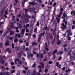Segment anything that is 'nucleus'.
Masks as SVG:
<instances>
[{
  "mask_svg": "<svg viewBox=\"0 0 75 75\" xmlns=\"http://www.w3.org/2000/svg\"><path fill=\"white\" fill-rule=\"evenodd\" d=\"M65 20H68V19H66L65 18L63 20V22H65L64 23L65 25L64 24V23H63L62 24V27H61V28L62 29H66L67 28V21H65Z\"/></svg>",
  "mask_w": 75,
  "mask_h": 75,
  "instance_id": "1",
  "label": "nucleus"
},
{
  "mask_svg": "<svg viewBox=\"0 0 75 75\" xmlns=\"http://www.w3.org/2000/svg\"><path fill=\"white\" fill-rule=\"evenodd\" d=\"M25 13H26L25 14V16L28 18H31V16H30L29 15H28V14L27 13L28 12V10H27V9H25Z\"/></svg>",
  "mask_w": 75,
  "mask_h": 75,
  "instance_id": "2",
  "label": "nucleus"
},
{
  "mask_svg": "<svg viewBox=\"0 0 75 75\" xmlns=\"http://www.w3.org/2000/svg\"><path fill=\"white\" fill-rule=\"evenodd\" d=\"M56 20H57V23H59V21H60V17H61V16L60 15H57L56 16Z\"/></svg>",
  "mask_w": 75,
  "mask_h": 75,
  "instance_id": "3",
  "label": "nucleus"
},
{
  "mask_svg": "<svg viewBox=\"0 0 75 75\" xmlns=\"http://www.w3.org/2000/svg\"><path fill=\"white\" fill-rule=\"evenodd\" d=\"M1 57V55H0V62L3 65H4V59L2 58V57Z\"/></svg>",
  "mask_w": 75,
  "mask_h": 75,
  "instance_id": "4",
  "label": "nucleus"
},
{
  "mask_svg": "<svg viewBox=\"0 0 75 75\" xmlns=\"http://www.w3.org/2000/svg\"><path fill=\"white\" fill-rule=\"evenodd\" d=\"M63 16L62 17V18H65L66 17V18H69V16H67V14L65 13H64L63 14Z\"/></svg>",
  "mask_w": 75,
  "mask_h": 75,
  "instance_id": "5",
  "label": "nucleus"
},
{
  "mask_svg": "<svg viewBox=\"0 0 75 75\" xmlns=\"http://www.w3.org/2000/svg\"><path fill=\"white\" fill-rule=\"evenodd\" d=\"M45 31H43L42 33H41L39 35V37H41L44 36V34H45Z\"/></svg>",
  "mask_w": 75,
  "mask_h": 75,
  "instance_id": "6",
  "label": "nucleus"
},
{
  "mask_svg": "<svg viewBox=\"0 0 75 75\" xmlns=\"http://www.w3.org/2000/svg\"><path fill=\"white\" fill-rule=\"evenodd\" d=\"M25 33V29L23 28L21 30V34L22 35H23Z\"/></svg>",
  "mask_w": 75,
  "mask_h": 75,
  "instance_id": "7",
  "label": "nucleus"
},
{
  "mask_svg": "<svg viewBox=\"0 0 75 75\" xmlns=\"http://www.w3.org/2000/svg\"><path fill=\"white\" fill-rule=\"evenodd\" d=\"M29 10L31 12H33L35 10V8H31L29 9Z\"/></svg>",
  "mask_w": 75,
  "mask_h": 75,
  "instance_id": "8",
  "label": "nucleus"
},
{
  "mask_svg": "<svg viewBox=\"0 0 75 75\" xmlns=\"http://www.w3.org/2000/svg\"><path fill=\"white\" fill-rule=\"evenodd\" d=\"M17 25L20 29H21V28H23V26H22L21 24H20L19 23H18L17 24Z\"/></svg>",
  "mask_w": 75,
  "mask_h": 75,
  "instance_id": "9",
  "label": "nucleus"
},
{
  "mask_svg": "<svg viewBox=\"0 0 75 75\" xmlns=\"http://www.w3.org/2000/svg\"><path fill=\"white\" fill-rule=\"evenodd\" d=\"M30 53H31V52L30 50H28L27 51V54H28V56L27 57L29 59L30 58Z\"/></svg>",
  "mask_w": 75,
  "mask_h": 75,
  "instance_id": "10",
  "label": "nucleus"
},
{
  "mask_svg": "<svg viewBox=\"0 0 75 75\" xmlns=\"http://www.w3.org/2000/svg\"><path fill=\"white\" fill-rule=\"evenodd\" d=\"M45 45H46V46H45V50H46L47 51H49V49L47 48V47H48V46H47V43H45Z\"/></svg>",
  "mask_w": 75,
  "mask_h": 75,
  "instance_id": "11",
  "label": "nucleus"
},
{
  "mask_svg": "<svg viewBox=\"0 0 75 75\" xmlns=\"http://www.w3.org/2000/svg\"><path fill=\"white\" fill-rule=\"evenodd\" d=\"M18 2V0H15V3L14 4V6L16 7L17 6V3Z\"/></svg>",
  "mask_w": 75,
  "mask_h": 75,
  "instance_id": "12",
  "label": "nucleus"
},
{
  "mask_svg": "<svg viewBox=\"0 0 75 75\" xmlns=\"http://www.w3.org/2000/svg\"><path fill=\"white\" fill-rule=\"evenodd\" d=\"M22 60H23V62H21V61H19L18 62L20 64H23V62L25 61V59L23 57L22 58Z\"/></svg>",
  "mask_w": 75,
  "mask_h": 75,
  "instance_id": "13",
  "label": "nucleus"
},
{
  "mask_svg": "<svg viewBox=\"0 0 75 75\" xmlns=\"http://www.w3.org/2000/svg\"><path fill=\"white\" fill-rule=\"evenodd\" d=\"M29 4H31L32 6H34V5H35V4H36L35 2L34 1H33L32 2H29Z\"/></svg>",
  "mask_w": 75,
  "mask_h": 75,
  "instance_id": "14",
  "label": "nucleus"
},
{
  "mask_svg": "<svg viewBox=\"0 0 75 75\" xmlns=\"http://www.w3.org/2000/svg\"><path fill=\"white\" fill-rule=\"evenodd\" d=\"M70 59L71 60H72L73 61H74L75 60V57L74 56H70Z\"/></svg>",
  "mask_w": 75,
  "mask_h": 75,
  "instance_id": "15",
  "label": "nucleus"
},
{
  "mask_svg": "<svg viewBox=\"0 0 75 75\" xmlns=\"http://www.w3.org/2000/svg\"><path fill=\"white\" fill-rule=\"evenodd\" d=\"M44 23H45V21L43 20L41 21H40V24L42 25H43L44 24Z\"/></svg>",
  "mask_w": 75,
  "mask_h": 75,
  "instance_id": "16",
  "label": "nucleus"
},
{
  "mask_svg": "<svg viewBox=\"0 0 75 75\" xmlns=\"http://www.w3.org/2000/svg\"><path fill=\"white\" fill-rule=\"evenodd\" d=\"M15 33H14V32L12 30H11L10 32V35H13V34H14Z\"/></svg>",
  "mask_w": 75,
  "mask_h": 75,
  "instance_id": "17",
  "label": "nucleus"
},
{
  "mask_svg": "<svg viewBox=\"0 0 75 75\" xmlns=\"http://www.w3.org/2000/svg\"><path fill=\"white\" fill-rule=\"evenodd\" d=\"M50 33H47L46 35V37L47 39H48V38H49V35H50Z\"/></svg>",
  "mask_w": 75,
  "mask_h": 75,
  "instance_id": "18",
  "label": "nucleus"
},
{
  "mask_svg": "<svg viewBox=\"0 0 75 75\" xmlns=\"http://www.w3.org/2000/svg\"><path fill=\"white\" fill-rule=\"evenodd\" d=\"M28 0H24V1L22 3V7H24V4L25 3V2H26V1H27Z\"/></svg>",
  "mask_w": 75,
  "mask_h": 75,
  "instance_id": "19",
  "label": "nucleus"
},
{
  "mask_svg": "<svg viewBox=\"0 0 75 75\" xmlns=\"http://www.w3.org/2000/svg\"><path fill=\"white\" fill-rule=\"evenodd\" d=\"M53 34L54 36V38H56V37H57V35L56 34V33H55V32H53Z\"/></svg>",
  "mask_w": 75,
  "mask_h": 75,
  "instance_id": "20",
  "label": "nucleus"
},
{
  "mask_svg": "<svg viewBox=\"0 0 75 75\" xmlns=\"http://www.w3.org/2000/svg\"><path fill=\"white\" fill-rule=\"evenodd\" d=\"M34 45H37L38 44H37V42H33L32 43V46H34Z\"/></svg>",
  "mask_w": 75,
  "mask_h": 75,
  "instance_id": "21",
  "label": "nucleus"
},
{
  "mask_svg": "<svg viewBox=\"0 0 75 75\" xmlns=\"http://www.w3.org/2000/svg\"><path fill=\"white\" fill-rule=\"evenodd\" d=\"M8 42H9L8 41H6V42H5V45L6 47H7V46L10 45V44L8 43Z\"/></svg>",
  "mask_w": 75,
  "mask_h": 75,
  "instance_id": "22",
  "label": "nucleus"
},
{
  "mask_svg": "<svg viewBox=\"0 0 75 75\" xmlns=\"http://www.w3.org/2000/svg\"><path fill=\"white\" fill-rule=\"evenodd\" d=\"M6 50L9 53H10V52H11V49L10 48H7L6 49Z\"/></svg>",
  "mask_w": 75,
  "mask_h": 75,
  "instance_id": "23",
  "label": "nucleus"
},
{
  "mask_svg": "<svg viewBox=\"0 0 75 75\" xmlns=\"http://www.w3.org/2000/svg\"><path fill=\"white\" fill-rule=\"evenodd\" d=\"M20 22L22 24H24L25 23V22H24V21L22 19H21V20L20 21Z\"/></svg>",
  "mask_w": 75,
  "mask_h": 75,
  "instance_id": "24",
  "label": "nucleus"
},
{
  "mask_svg": "<svg viewBox=\"0 0 75 75\" xmlns=\"http://www.w3.org/2000/svg\"><path fill=\"white\" fill-rule=\"evenodd\" d=\"M3 43L1 42L0 43V48H3Z\"/></svg>",
  "mask_w": 75,
  "mask_h": 75,
  "instance_id": "25",
  "label": "nucleus"
},
{
  "mask_svg": "<svg viewBox=\"0 0 75 75\" xmlns=\"http://www.w3.org/2000/svg\"><path fill=\"white\" fill-rule=\"evenodd\" d=\"M61 65L59 64V62H56V66H57V67H59V66H60Z\"/></svg>",
  "mask_w": 75,
  "mask_h": 75,
  "instance_id": "26",
  "label": "nucleus"
},
{
  "mask_svg": "<svg viewBox=\"0 0 75 75\" xmlns=\"http://www.w3.org/2000/svg\"><path fill=\"white\" fill-rule=\"evenodd\" d=\"M18 38H17L16 39H14L13 41L14 42L16 43L18 42Z\"/></svg>",
  "mask_w": 75,
  "mask_h": 75,
  "instance_id": "27",
  "label": "nucleus"
},
{
  "mask_svg": "<svg viewBox=\"0 0 75 75\" xmlns=\"http://www.w3.org/2000/svg\"><path fill=\"white\" fill-rule=\"evenodd\" d=\"M5 75V72L3 71L0 72V75Z\"/></svg>",
  "mask_w": 75,
  "mask_h": 75,
  "instance_id": "28",
  "label": "nucleus"
},
{
  "mask_svg": "<svg viewBox=\"0 0 75 75\" xmlns=\"http://www.w3.org/2000/svg\"><path fill=\"white\" fill-rule=\"evenodd\" d=\"M61 40H59L57 41V44L58 45H60V44H61Z\"/></svg>",
  "mask_w": 75,
  "mask_h": 75,
  "instance_id": "29",
  "label": "nucleus"
},
{
  "mask_svg": "<svg viewBox=\"0 0 75 75\" xmlns=\"http://www.w3.org/2000/svg\"><path fill=\"white\" fill-rule=\"evenodd\" d=\"M71 52H72L71 50L68 53V55H71Z\"/></svg>",
  "mask_w": 75,
  "mask_h": 75,
  "instance_id": "30",
  "label": "nucleus"
},
{
  "mask_svg": "<svg viewBox=\"0 0 75 75\" xmlns=\"http://www.w3.org/2000/svg\"><path fill=\"white\" fill-rule=\"evenodd\" d=\"M55 38H54L53 40H52V41L51 42L52 44H54V42H55Z\"/></svg>",
  "mask_w": 75,
  "mask_h": 75,
  "instance_id": "31",
  "label": "nucleus"
},
{
  "mask_svg": "<svg viewBox=\"0 0 75 75\" xmlns=\"http://www.w3.org/2000/svg\"><path fill=\"white\" fill-rule=\"evenodd\" d=\"M25 23H28V22H29V19H26L25 20Z\"/></svg>",
  "mask_w": 75,
  "mask_h": 75,
  "instance_id": "32",
  "label": "nucleus"
},
{
  "mask_svg": "<svg viewBox=\"0 0 75 75\" xmlns=\"http://www.w3.org/2000/svg\"><path fill=\"white\" fill-rule=\"evenodd\" d=\"M57 52V50L56 49L52 53V54H54L55 53H56Z\"/></svg>",
  "mask_w": 75,
  "mask_h": 75,
  "instance_id": "33",
  "label": "nucleus"
},
{
  "mask_svg": "<svg viewBox=\"0 0 75 75\" xmlns=\"http://www.w3.org/2000/svg\"><path fill=\"white\" fill-rule=\"evenodd\" d=\"M18 57L19 58H21V54H20V53H19L18 54Z\"/></svg>",
  "mask_w": 75,
  "mask_h": 75,
  "instance_id": "34",
  "label": "nucleus"
},
{
  "mask_svg": "<svg viewBox=\"0 0 75 75\" xmlns=\"http://www.w3.org/2000/svg\"><path fill=\"white\" fill-rule=\"evenodd\" d=\"M19 42L20 43H23V40L21 39H20L19 40Z\"/></svg>",
  "mask_w": 75,
  "mask_h": 75,
  "instance_id": "35",
  "label": "nucleus"
},
{
  "mask_svg": "<svg viewBox=\"0 0 75 75\" xmlns=\"http://www.w3.org/2000/svg\"><path fill=\"white\" fill-rule=\"evenodd\" d=\"M8 34V31H6L4 33V35H6L7 34Z\"/></svg>",
  "mask_w": 75,
  "mask_h": 75,
  "instance_id": "36",
  "label": "nucleus"
},
{
  "mask_svg": "<svg viewBox=\"0 0 75 75\" xmlns=\"http://www.w3.org/2000/svg\"><path fill=\"white\" fill-rule=\"evenodd\" d=\"M4 10L3 9H2L1 12V14L2 15H3V13H4Z\"/></svg>",
  "mask_w": 75,
  "mask_h": 75,
  "instance_id": "37",
  "label": "nucleus"
},
{
  "mask_svg": "<svg viewBox=\"0 0 75 75\" xmlns=\"http://www.w3.org/2000/svg\"><path fill=\"white\" fill-rule=\"evenodd\" d=\"M52 53V52L51 51H50L49 53L48 54V56H51V53Z\"/></svg>",
  "mask_w": 75,
  "mask_h": 75,
  "instance_id": "38",
  "label": "nucleus"
},
{
  "mask_svg": "<svg viewBox=\"0 0 75 75\" xmlns=\"http://www.w3.org/2000/svg\"><path fill=\"white\" fill-rule=\"evenodd\" d=\"M43 54L41 53L40 54V57L41 58H43Z\"/></svg>",
  "mask_w": 75,
  "mask_h": 75,
  "instance_id": "39",
  "label": "nucleus"
},
{
  "mask_svg": "<svg viewBox=\"0 0 75 75\" xmlns=\"http://www.w3.org/2000/svg\"><path fill=\"white\" fill-rule=\"evenodd\" d=\"M30 57H33V56H34V54H30Z\"/></svg>",
  "mask_w": 75,
  "mask_h": 75,
  "instance_id": "40",
  "label": "nucleus"
},
{
  "mask_svg": "<svg viewBox=\"0 0 75 75\" xmlns=\"http://www.w3.org/2000/svg\"><path fill=\"white\" fill-rule=\"evenodd\" d=\"M15 71H15L14 70H13L11 71V74H13V73H14V72H15Z\"/></svg>",
  "mask_w": 75,
  "mask_h": 75,
  "instance_id": "41",
  "label": "nucleus"
},
{
  "mask_svg": "<svg viewBox=\"0 0 75 75\" xmlns=\"http://www.w3.org/2000/svg\"><path fill=\"white\" fill-rule=\"evenodd\" d=\"M41 38V37H39V38L38 40V42H40V41H41V38Z\"/></svg>",
  "mask_w": 75,
  "mask_h": 75,
  "instance_id": "42",
  "label": "nucleus"
},
{
  "mask_svg": "<svg viewBox=\"0 0 75 75\" xmlns=\"http://www.w3.org/2000/svg\"><path fill=\"white\" fill-rule=\"evenodd\" d=\"M3 33V31H1V30H0V36H1V35H2V33Z\"/></svg>",
  "mask_w": 75,
  "mask_h": 75,
  "instance_id": "43",
  "label": "nucleus"
},
{
  "mask_svg": "<svg viewBox=\"0 0 75 75\" xmlns=\"http://www.w3.org/2000/svg\"><path fill=\"white\" fill-rule=\"evenodd\" d=\"M40 64L41 65V66L42 67H43L44 66V64L43 63H42V62L40 63Z\"/></svg>",
  "mask_w": 75,
  "mask_h": 75,
  "instance_id": "44",
  "label": "nucleus"
},
{
  "mask_svg": "<svg viewBox=\"0 0 75 75\" xmlns=\"http://www.w3.org/2000/svg\"><path fill=\"white\" fill-rule=\"evenodd\" d=\"M35 66V62H34V64L32 66V68H34V67Z\"/></svg>",
  "mask_w": 75,
  "mask_h": 75,
  "instance_id": "45",
  "label": "nucleus"
},
{
  "mask_svg": "<svg viewBox=\"0 0 75 75\" xmlns=\"http://www.w3.org/2000/svg\"><path fill=\"white\" fill-rule=\"evenodd\" d=\"M52 34H50V39H51L52 38Z\"/></svg>",
  "mask_w": 75,
  "mask_h": 75,
  "instance_id": "46",
  "label": "nucleus"
},
{
  "mask_svg": "<svg viewBox=\"0 0 75 75\" xmlns=\"http://www.w3.org/2000/svg\"><path fill=\"white\" fill-rule=\"evenodd\" d=\"M33 54H34V55H35V54H37V52H35V51H33Z\"/></svg>",
  "mask_w": 75,
  "mask_h": 75,
  "instance_id": "47",
  "label": "nucleus"
},
{
  "mask_svg": "<svg viewBox=\"0 0 75 75\" xmlns=\"http://www.w3.org/2000/svg\"><path fill=\"white\" fill-rule=\"evenodd\" d=\"M21 14H19L18 15H17V17H18V18H20V17L21 16Z\"/></svg>",
  "mask_w": 75,
  "mask_h": 75,
  "instance_id": "48",
  "label": "nucleus"
},
{
  "mask_svg": "<svg viewBox=\"0 0 75 75\" xmlns=\"http://www.w3.org/2000/svg\"><path fill=\"white\" fill-rule=\"evenodd\" d=\"M5 75H9V72H6V73H5Z\"/></svg>",
  "mask_w": 75,
  "mask_h": 75,
  "instance_id": "49",
  "label": "nucleus"
},
{
  "mask_svg": "<svg viewBox=\"0 0 75 75\" xmlns=\"http://www.w3.org/2000/svg\"><path fill=\"white\" fill-rule=\"evenodd\" d=\"M12 47L13 49L14 48V43L12 44Z\"/></svg>",
  "mask_w": 75,
  "mask_h": 75,
  "instance_id": "50",
  "label": "nucleus"
},
{
  "mask_svg": "<svg viewBox=\"0 0 75 75\" xmlns=\"http://www.w3.org/2000/svg\"><path fill=\"white\" fill-rule=\"evenodd\" d=\"M39 23H40V22H37V23L36 24V25L37 26H38V25H39Z\"/></svg>",
  "mask_w": 75,
  "mask_h": 75,
  "instance_id": "51",
  "label": "nucleus"
},
{
  "mask_svg": "<svg viewBox=\"0 0 75 75\" xmlns=\"http://www.w3.org/2000/svg\"><path fill=\"white\" fill-rule=\"evenodd\" d=\"M41 59L40 58V56L39 57V58L38 59V61H41Z\"/></svg>",
  "mask_w": 75,
  "mask_h": 75,
  "instance_id": "52",
  "label": "nucleus"
},
{
  "mask_svg": "<svg viewBox=\"0 0 75 75\" xmlns=\"http://www.w3.org/2000/svg\"><path fill=\"white\" fill-rule=\"evenodd\" d=\"M62 59V57L60 56V57L59 58L58 60L59 61H60V60H61Z\"/></svg>",
  "mask_w": 75,
  "mask_h": 75,
  "instance_id": "53",
  "label": "nucleus"
},
{
  "mask_svg": "<svg viewBox=\"0 0 75 75\" xmlns=\"http://www.w3.org/2000/svg\"><path fill=\"white\" fill-rule=\"evenodd\" d=\"M55 6H56V2H54L53 4V6L55 7Z\"/></svg>",
  "mask_w": 75,
  "mask_h": 75,
  "instance_id": "54",
  "label": "nucleus"
},
{
  "mask_svg": "<svg viewBox=\"0 0 75 75\" xmlns=\"http://www.w3.org/2000/svg\"><path fill=\"white\" fill-rule=\"evenodd\" d=\"M56 54H57V55H59V54H60V51L57 52V53Z\"/></svg>",
  "mask_w": 75,
  "mask_h": 75,
  "instance_id": "55",
  "label": "nucleus"
},
{
  "mask_svg": "<svg viewBox=\"0 0 75 75\" xmlns=\"http://www.w3.org/2000/svg\"><path fill=\"white\" fill-rule=\"evenodd\" d=\"M67 44H65L63 46V47H64V48H65V47H67Z\"/></svg>",
  "mask_w": 75,
  "mask_h": 75,
  "instance_id": "56",
  "label": "nucleus"
},
{
  "mask_svg": "<svg viewBox=\"0 0 75 75\" xmlns=\"http://www.w3.org/2000/svg\"><path fill=\"white\" fill-rule=\"evenodd\" d=\"M52 63V61H50L49 62H48V64H51Z\"/></svg>",
  "mask_w": 75,
  "mask_h": 75,
  "instance_id": "57",
  "label": "nucleus"
},
{
  "mask_svg": "<svg viewBox=\"0 0 75 75\" xmlns=\"http://www.w3.org/2000/svg\"><path fill=\"white\" fill-rule=\"evenodd\" d=\"M23 52V50H21L20 52L19 53H20V54H22Z\"/></svg>",
  "mask_w": 75,
  "mask_h": 75,
  "instance_id": "58",
  "label": "nucleus"
},
{
  "mask_svg": "<svg viewBox=\"0 0 75 75\" xmlns=\"http://www.w3.org/2000/svg\"><path fill=\"white\" fill-rule=\"evenodd\" d=\"M35 33H37V28H35L34 29Z\"/></svg>",
  "mask_w": 75,
  "mask_h": 75,
  "instance_id": "59",
  "label": "nucleus"
},
{
  "mask_svg": "<svg viewBox=\"0 0 75 75\" xmlns=\"http://www.w3.org/2000/svg\"><path fill=\"white\" fill-rule=\"evenodd\" d=\"M18 38H20L21 37V35L20 34H19L18 35Z\"/></svg>",
  "mask_w": 75,
  "mask_h": 75,
  "instance_id": "60",
  "label": "nucleus"
},
{
  "mask_svg": "<svg viewBox=\"0 0 75 75\" xmlns=\"http://www.w3.org/2000/svg\"><path fill=\"white\" fill-rule=\"evenodd\" d=\"M33 73L34 74H36V71H35V70L33 71Z\"/></svg>",
  "mask_w": 75,
  "mask_h": 75,
  "instance_id": "61",
  "label": "nucleus"
},
{
  "mask_svg": "<svg viewBox=\"0 0 75 75\" xmlns=\"http://www.w3.org/2000/svg\"><path fill=\"white\" fill-rule=\"evenodd\" d=\"M71 63L72 65H74V64H75V63H74V62H71Z\"/></svg>",
  "mask_w": 75,
  "mask_h": 75,
  "instance_id": "62",
  "label": "nucleus"
},
{
  "mask_svg": "<svg viewBox=\"0 0 75 75\" xmlns=\"http://www.w3.org/2000/svg\"><path fill=\"white\" fill-rule=\"evenodd\" d=\"M11 64L12 65H14V62H11Z\"/></svg>",
  "mask_w": 75,
  "mask_h": 75,
  "instance_id": "63",
  "label": "nucleus"
},
{
  "mask_svg": "<svg viewBox=\"0 0 75 75\" xmlns=\"http://www.w3.org/2000/svg\"><path fill=\"white\" fill-rule=\"evenodd\" d=\"M28 45H29V44L28 42H26V46H28Z\"/></svg>",
  "mask_w": 75,
  "mask_h": 75,
  "instance_id": "64",
  "label": "nucleus"
}]
</instances>
